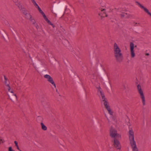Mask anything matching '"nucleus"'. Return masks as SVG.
Wrapping results in <instances>:
<instances>
[{
	"label": "nucleus",
	"instance_id": "nucleus-1",
	"mask_svg": "<svg viewBox=\"0 0 151 151\" xmlns=\"http://www.w3.org/2000/svg\"><path fill=\"white\" fill-rule=\"evenodd\" d=\"M98 91L99 92L101 95V96L102 97L101 100L103 102V103L104 105L105 108L109 112V113L111 115H112L113 114V111L111 110L110 106H109V104L106 100L105 96L104 95V94L102 92V91L101 90V88H98Z\"/></svg>",
	"mask_w": 151,
	"mask_h": 151
},
{
	"label": "nucleus",
	"instance_id": "nucleus-2",
	"mask_svg": "<svg viewBox=\"0 0 151 151\" xmlns=\"http://www.w3.org/2000/svg\"><path fill=\"white\" fill-rule=\"evenodd\" d=\"M114 53L117 60L120 61L123 59V56L120 49L117 44L115 43L114 46Z\"/></svg>",
	"mask_w": 151,
	"mask_h": 151
},
{
	"label": "nucleus",
	"instance_id": "nucleus-3",
	"mask_svg": "<svg viewBox=\"0 0 151 151\" xmlns=\"http://www.w3.org/2000/svg\"><path fill=\"white\" fill-rule=\"evenodd\" d=\"M129 134L130 143L132 151H138L136 142L134 140V132L132 129L129 130Z\"/></svg>",
	"mask_w": 151,
	"mask_h": 151
},
{
	"label": "nucleus",
	"instance_id": "nucleus-4",
	"mask_svg": "<svg viewBox=\"0 0 151 151\" xmlns=\"http://www.w3.org/2000/svg\"><path fill=\"white\" fill-rule=\"evenodd\" d=\"M137 89L138 93L139 94L140 98L141 99L142 104L144 106L145 105V98L143 92L140 85H137Z\"/></svg>",
	"mask_w": 151,
	"mask_h": 151
},
{
	"label": "nucleus",
	"instance_id": "nucleus-5",
	"mask_svg": "<svg viewBox=\"0 0 151 151\" xmlns=\"http://www.w3.org/2000/svg\"><path fill=\"white\" fill-rule=\"evenodd\" d=\"M44 78L50 83L52 84L55 88H56V84L55 83L52 78L49 75L46 74L44 75Z\"/></svg>",
	"mask_w": 151,
	"mask_h": 151
},
{
	"label": "nucleus",
	"instance_id": "nucleus-6",
	"mask_svg": "<svg viewBox=\"0 0 151 151\" xmlns=\"http://www.w3.org/2000/svg\"><path fill=\"white\" fill-rule=\"evenodd\" d=\"M100 12L99 14L101 17H107L108 15L106 12V9L104 7L101 8L100 9Z\"/></svg>",
	"mask_w": 151,
	"mask_h": 151
},
{
	"label": "nucleus",
	"instance_id": "nucleus-7",
	"mask_svg": "<svg viewBox=\"0 0 151 151\" xmlns=\"http://www.w3.org/2000/svg\"><path fill=\"white\" fill-rule=\"evenodd\" d=\"M117 133V130L114 128L111 127L110 129V135L111 137L115 138Z\"/></svg>",
	"mask_w": 151,
	"mask_h": 151
},
{
	"label": "nucleus",
	"instance_id": "nucleus-8",
	"mask_svg": "<svg viewBox=\"0 0 151 151\" xmlns=\"http://www.w3.org/2000/svg\"><path fill=\"white\" fill-rule=\"evenodd\" d=\"M114 146L117 149L120 150L121 146L119 141L116 139H114Z\"/></svg>",
	"mask_w": 151,
	"mask_h": 151
},
{
	"label": "nucleus",
	"instance_id": "nucleus-9",
	"mask_svg": "<svg viewBox=\"0 0 151 151\" xmlns=\"http://www.w3.org/2000/svg\"><path fill=\"white\" fill-rule=\"evenodd\" d=\"M130 47L131 56L132 58H134L135 56V54L134 50V43L132 42H131Z\"/></svg>",
	"mask_w": 151,
	"mask_h": 151
},
{
	"label": "nucleus",
	"instance_id": "nucleus-10",
	"mask_svg": "<svg viewBox=\"0 0 151 151\" xmlns=\"http://www.w3.org/2000/svg\"><path fill=\"white\" fill-rule=\"evenodd\" d=\"M11 94H9L8 93L7 94L10 98V99L12 101H13V99H15L17 100V97L15 94L14 93L13 91V93H10Z\"/></svg>",
	"mask_w": 151,
	"mask_h": 151
},
{
	"label": "nucleus",
	"instance_id": "nucleus-11",
	"mask_svg": "<svg viewBox=\"0 0 151 151\" xmlns=\"http://www.w3.org/2000/svg\"><path fill=\"white\" fill-rule=\"evenodd\" d=\"M115 10L118 12L117 13L120 14L122 17H126V15L127 14V13H125L122 11L121 8H119L117 9H116Z\"/></svg>",
	"mask_w": 151,
	"mask_h": 151
},
{
	"label": "nucleus",
	"instance_id": "nucleus-12",
	"mask_svg": "<svg viewBox=\"0 0 151 151\" xmlns=\"http://www.w3.org/2000/svg\"><path fill=\"white\" fill-rule=\"evenodd\" d=\"M39 11L41 13L42 16H43L44 19H47V17L45 15V13H44V12L42 11V10H41V9H40V7H38L37 8Z\"/></svg>",
	"mask_w": 151,
	"mask_h": 151
},
{
	"label": "nucleus",
	"instance_id": "nucleus-13",
	"mask_svg": "<svg viewBox=\"0 0 151 151\" xmlns=\"http://www.w3.org/2000/svg\"><path fill=\"white\" fill-rule=\"evenodd\" d=\"M29 63L31 64H32L34 67L35 68V69L37 70V65L33 61L31 58H30V60Z\"/></svg>",
	"mask_w": 151,
	"mask_h": 151
},
{
	"label": "nucleus",
	"instance_id": "nucleus-14",
	"mask_svg": "<svg viewBox=\"0 0 151 151\" xmlns=\"http://www.w3.org/2000/svg\"><path fill=\"white\" fill-rule=\"evenodd\" d=\"M41 128L43 130L45 131L47 130V127L42 122L41 123Z\"/></svg>",
	"mask_w": 151,
	"mask_h": 151
},
{
	"label": "nucleus",
	"instance_id": "nucleus-15",
	"mask_svg": "<svg viewBox=\"0 0 151 151\" xmlns=\"http://www.w3.org/2000/svg\"><path fill=\"white\" fill-rule=\"evenodd\" d=\"M6 88L8 90V92L9 93H13V90L12 88H11L9 86L7 87Z\"/></svg>",
	"mask_w": 151,
	"mask_h": 151
},
{
	"label": "nucleus",
	"instance_id": "nucleus-16",
	"mask_svg": "<svg viewBox=\"0 0 151 151\" xmlns=\"http://www.w3.org/2000/svg\"><path fill=\"white\" fill-rule=\"evenodd\" d=\"M136 3L137 4L139 5V6L142 9H143L144 11H145V9H147L146 8H145L144 6L141 4L138 1H136Z\"/></svg>",
	"mask_w": 151,
	"mask_h": 151
},
{
	"label": "nucleus",
	"instance_id": "nucleus-17",
	"mask_svg": "<svg viewBox=\"0 0 151 151\" xmlns=\"http://www.w3.org/2000/svg\"><path fill=\"white\" fill-rule=\"evenodd\" d=\"M32 2L33 3V4L35 6L36 8H37L38 7H39L35 0H32Z\"/></svg>",
	"mask_w": 151,
	"mask_h": 151
},
{
	"label": "nucleus",
	"instance_id": "nucleus-18",
	"mask_svg": "<svg viewBox=\"0 0 151 151\" xmlns=\"http://www.w3.org/2000/svg\"><path fill=\"white\" fill-rule=\"evenodd\" d=\"M31 22L33 24H35L36 22L35 20L32 17L29 19Z\"/></svg>",
	"mask_w": 151,
	"mask_h": 151
},
{
	"label": "nucleus",
	"instance_id": "nucleus-19",
	"mask_svg": "<svg viewBox=\"0 0 151 151\" xmlns=\"http://www.w3.org/2000/svg\"><path fill=\"white\" fill-rule=\"evenodd\" d=\"M14 143L15 144L16 146L17 147V149L18 150H19V151H21V150L19 149V146L18 145L17 142V141H14Z\"/></svg>",
	"mask_w": 151,
	"mask_h": 151
},
{
	"label": "nucleus",
	"instance_id": "nucleus-20",
	"mask_svg": "<svg viewBox=\"0 0 151 151\" xmlns=\"http://www.w3.org/2000/svg\"><path fill=\"white\" fill-rule=\"evenodd\" d=\"M32 17L31 15L29 14H27V18L29 19Z\"/></svg>",
	"mask_w": 151,
	"mask_h": 151
},
{
	"label": "nucleus",
	"instance_id": "nucleus-21",
	"mask_svg": "<svg viewBox=\"0 0 151 151\" xmlns=\"http://www.w3.org/2000/svg\"><path fill=\"white\" fill-rule=\"evenodd\" d=\"M64 43H65V45L67 46L69 45V42L67 40H65L64 41Z\"/></svg>",
	"mask_w": 151,
	"mask_h": 151
},
{
	"label": "nucleus",
	"instance_id": "nucleus-22",
	"mask_svg": "<svg viewBox=\"0 0 151 151\" xmlns=\"http://www.w3.org/2000/svg\"><path fill=\"white\" fill-rule=\"evenodd\" d=\"M4 79L5 80V84L6 86V87L9 86V83H7L6 81V79L5 76H4Z\"/></svg>",
	"mask_w": 151,
	"mask_h": 151
},
{
	"label": "nucleus",
	"instance_id": "nucleus-23",
	"mask_svg": "<svg viewBox=\"0 0 151 151\" xmlns=\"http://www.w3.org/2000/svg\"><path fill=\"white\" fill-rule=\"evenodd\" d=\"M13 1L17 5H18L19 4V2L18 1V0H13Z\"/></svg>",
	"mask_w": 151,
	"mask_h": 151
},
{
	"label": "nucleus",
	"instance_id": "nucleus-24",
	"mask_svg": "<svg viewBox=\"0 0 151 151\" xmlns=\"http://www.w3.org/2000/svg\"><path fill=\"white\" fill-rule=\"evenodd\" d=\"M45 20L49 24H50L51 25H53V24H52L51 22L48 20V19L47 18V19H45Z\"/></svg>",
	"mask_w": 151,
	"mask_h": 151
},
{
	"label": "nucleus",
	"instance_id": "nucleus-25",
	"mask_svg": "<svg viewBox=\"0 0 151 151\" xmlns=\"http://www.w3.org/2000/svg\"><path fill=\"white\" fill-rule=\"evenodd\" d=\"M145 12L147 13L148 14H149L151 16V13L149 12V10L146 9H145Z\"/></svg>",
	"mask_w": 151,
	"mask_h": 151
},
{
	"label": "nucleus",
	"instance_id": "nucleus-26",
	"mask_svg": "<svg viewBox=\"0 0 151 151\" xmlns=\"http://www.w3.org/2000/svg\"><path fill=\"white\" fill-rule=\"evenodd\" d=\"M116 137H117L118 138H121V135L119 134H117Z\"/></svg>",
	"mask_w": 151,
	"mask_h": 151
},
{
	"label": "nucleus",
	"instance_id": "nucleus-27",
	"mask_svg": "<svg viewBox=\"0 0 151 151\" xmlns=\"http://www.w3.org/2000/svg\"><path fill=\"white\" fill-rule=\"evenodd\" d=\"M9 151H14L13 150H12V147H9Z\"/></svg>",
	"mask_w": 151,
	"mask_h": 151
},
{
	"label": "nucleus",
	"instance_id": "nucleus-28",
	"mask_svg": "<svg viewBox=\"0 0 151 151\" xmlns=\"http://www.w3.org/2000/svg\"><path fill=\"white\" fill-rule=\"evenodd\" d=\"M2 140V139L1 138H0V145L1 143V142Z\"/></svg>",
	"mask_w": 151,
	"mask_h": 151
},
{
	"label": "nucleus",
	"instance_id": "nucleus-29",
	"mask_svg": "<svg viewBox=\"0 0 151 151\" xmlns=\"http://www.w3.org/2000/svg\"><path fill=\"white\" fill-rule=\"evenodd\" d=\"M146 55L147 56H148L149 55V53H147L146 54Z\"/></svg>",
	"mask_w": 151,
	"mask_h": 151
},
{
	"label": "nucleus",
	"instance_id": "nucleus-30",
	"mask_svg": "<svg viewBox=\"0 0 151 151\" xmlns=\"http://www.w3.org/2000/svg\"><path fill=\"white\" fill-rule=\"evenodd\" d=\"M54 14H55L56 17L57 15V14H56L55 13H54Z\"/></svg>",
	"mask_w": 151,
	"mask_h": 151
},
{
	"label": "nucleus",
	"instance_id": "nucleus-31",
	"mask_svg": "<svg viewBox=\"0 0 151 151\" xmlns=\"http://www.w3.org/2000/svg\"><path fill=\"white\" fill-rule=\"evenodd\" d=\"M110 86H111V88H112V86H111V84H110Z\"/></svg>",
	"mask_w": 151,
	"mask_h": 151
},
{
	"label": "nucleus",
	"instance_id": "nucleus-32",
	"mask_svg": "<svg viewBox=\"0 0 151 151\" xmlns=\"http://www.w3.org/2000/svg\"><path fill=\"white\" fill-rule=\"evenodd\" d=\"M52 25V27H54V25L53 24V25Z\"/></svg>",
	"mask_w": 151,
	"mask_h": 151
},
{
	"label": "nucleus",
	"instance_id": "nucleus-33",
	"mask_svg": "<svg viewBox=\"0 0 151 151\" xmlns=\"http://www.w3.org/2000/svg\"><path fill=\"white\" fill-rule=\"evenodd\" d=\"M52 25V27H54V25L53 24V25Z\"/></svg>",
	"mask_w": 151,
	"mask_h": 151
}]
</instances>
